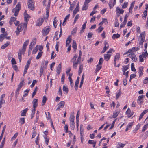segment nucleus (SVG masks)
Wrapping results in <instances>:
<instances>
[{
	"label": "nucleus",
	"instance_id": "obj_1",
	"mask_svg": "<svg viewBox=\"0 0 148 148\" xmlns=\"http://www.w3.org/2000/svg\"><path fill=\"white\" fill-rule=\"evenodd\" d=\"M145 32H143L141 33L139 37V43L140 45H142V48L143 47V44L145 40Z\"/></svg>",
	"mask_w": 148,
	"mask_h": 148
},
{
	"label": "nucleus",
	"instance_id": "obj_2",
	"mask_svg": "<svg viewBox=\"0 0 148 148\" xmlns=\"http://www.w3.org/2000/svg\"><path fill=\"white\" fill-rule=\"evenodd\" d=\"M28 7L29 9L33 10H34V2L33 0H29L28 2Z\"/></svg>",
	"mask_w": 148,
	"mask_h": 148
},
{
	"label": "nucleus",
	"instance_id": "obj_3",
	"mask_svg": "<svg viewBox=\"0 0 148 148\" xmlns=\"http://www.w3.org/2000/svg\"><path fill=\"white\" fill-rule=\"evenodd\" d=\"M129 15L130 14L128 13L127 14L125 15V17H124V21L123 22V24L120 25V27L121 28L123 27H124V26L126 24V23L127 22V18L129 16Z\"/></svg>",
	"mask_w": 148,
	"mask_h": 148
},
{
	"label": "nucleus",
	"instance_id": "obj_4",
	"mask_svg": "<svg viewBox=\"0 0 148 148\" xmlns=\"http://www.w3.org/2000/svg\"><path fill=\"white\" fill-rule=\"evenodd\" d=\"M24 16L25 21V22H27L29 20L30 16L29 15L27 14V11L26 10H25V12L24 13Z\"/></svg>",
	"mask_w": 148,
	"mask_h": 148
},
{
	"label": "nucleus",
	"instance_id": "obj_5",
	"mask_svg": "<svg viewBox=\"0 0 148 148\" xmlns=\"http://www.w3.org/2000/svg\"><path fill=\"white\" fill-rule=\"evenodd\" d=\"M143 95L139 96L138 97L137 99V103L140 105H141L143 102Z\"/></svg>",
	"mask_w": 148,
	"mask_h": 148
},
{
	"label": "nucleus",
	"instance_id": "obj_6",
	"mask_svg": "<svg viewBox=\"0 0 148 148\" xmlns=\"http://www.w3.org/2000/svg\"><path fill=\"white\" fill-rule=\"evenodd\" d=\"M29 42V40H26L23 44L22 50L23 51H25L26 47L28 45V43Z\"/></svg>",
	"mask_w": 148,
	"mask_h": 148
},
{
	"label": "nucleus",
	"instance_id": "obj_7",
	"mask_svg": "<svg viewBox=\"0 0 148 148\" xmlns=\"http://www.w3.org/2000/svg\"><path fill=\"white\" fill-rule=\"evenodd\" d=\"M49 27H45L44 28L43 30V34L44 36H45L49 33L50 29Z\"/></svg>",
	"mask_w": 148,
	"mask_h": 148
},
{
	"label": "nucleus",
	"instance_id": "obj_8",
	"mask_svg": "<svg viewBox=\"0 0 148 148\" xmlns=\"http://www.w3.org/2000/svg\"><path fill=\"white\" fill-rule=\"evenodd\" d=\"M5 94H3L1 96L0 99V108L2 107V104L5 103V101L3 99V97H5Z\"/></svg>",
	"mask_w": 148,
	"mask_h": 148
},
{
	"label": "nucleus",
	"instance_id": "obj_9",
	"mask_svg": "<svg viewBox=\"0 0 148 148\" xmlns=\"http://www.w3.org/2000/svg\"><path fill=\"white\" fill-rule=\"evenodd\" d=\"M44 20V19L42 18H39V19L37 21L36 23V25L38 26H40Z\"/></svg>",
	"mask_w": 148,
	"mask_h": 148
},
{
	"label": "nucleus",
	"instance_id": "obj_10",
	"mask_svg": "<svg viewBox=\"0 0 148 148\" xmlns=\"http://www.w3.org/2000/svg\"><path fill=\"white\" fill-rule=\"evenodd\" d=\"M130 58L135 62H136L137 60V58L136 55L134 53H130Z\"/></svg>",
	"mask_w": 148,
	"mask_h": 148
},
{
	"label": "nucleus",
	"instance_id": "obj_11",
	"mask_svg": "<svg viewBox=\"0 0 148 148\" xmlns=\"http://www.w3.org/2000/svg\"><path fill=\"white\" fill-rule=\"evenodd\" d=\"M21 9V5L20 4L18 3L16 5L15 8H14L12 9L13 11H19Z\"/></svg>",
	"mask_w": 148,
	"mask_h": 148
},
{
	"label": "nucleus",
	"instance_id": "obj_12",
	"mask_svg": "<svg viewBox=\"0 0 148 148\" xmlns=\"http://www.w3.org/2000/svg\"><path fill=\"white\" fill-rule=\"evenodd\" d=\"M50 6H49L47 5L46 8V16L45 18L46 19H48L49 16V8Z\"/></svg>",
	"mask_w": 148,
	"mask_h": 148
},
{
	"label": "nucleus",
	"instance_id": "obj_13",
	"mask_svg": "<svg viewBox=\"0 0 148 148\" xmlns=\"http://www.w3.org/2000/svg\"><path fill=\"white\" fill-rule=\"evenodd\" d=\"M116 11L117 13L122 14L123 13L124 10L122 9H120L119 7H117L116 9Z\"/></svg>",
	"mask_w": 148,
	"mask_h": 148
},
{
	"label": "nucleus",
	"instance_id": "obj_14",
	"mask_svg": "<svg viewBox=\"0 0 148 148\" xmlns=\"http://www.w3.org/2000/svg\"><path fill=\"white\" fill-rule=\"evenodd\" d=\"M38 100L36 99H34L32 101L33 104V108H36L38 104Z\"/></svg>",
	"mask_w": 148,
	"mask_h": 148
},
{
	"label": "nucleus",
	"instance_id": "obj_15",
	"mask_svg": "<svg viewBox=\"0 0 148 148\" xmlns=\"http://www.w3.org/2000/svg\"><path fill=\"white\" fill-rule=\"evenodd\" d=\"M61 63H60L59 64L57 68L56 72L57 74H60V73L61 69Z\"/></svg>",
	"mask_w": 148,
	"mask_h": 148
},
{
	"label": "nucleus",
	"instance_id": "obj_16",
	"mask_svg": "<svg viewBox=\"0 0 148 148\" xmlns=\"http://www.w3.org/2000/svg\"><path fill=\"white\" fill-rule=\"evenodd\" d=\"M24 85V81L23 80L21 81L19 84L18 85V87L17 88L16 90L19 91L22 87Z\"/></svg>",
	"mask_w": 148,
	"mask_h": 148
},
{
	"label": "nucleus",
	"instance_id": "obj_17",
	"mask_svg": "<svg viewBox=\"0 0 148 148\" xmlns=\"http://www.w3.org/2000/svg\"><path fill=\"white\" fill-rule=\"evenodd\" d=\"M71 38V36H69L67 38L66 41V46H68L69 44L70 43Z\"/></svg>",
	"mask_w": 148,
	"mask_h": 148
},
{
	"label": "nucleus",
	"instance_id": "obj_18",
	"mask_svg": "<svg viewBox=\"0 0 148 148\" xmlns=\"http://www.w3.org/2000/svg\"><path fill=\"white\" fill-rule=\"evenodd\" d=\"M111 56V54H106L104 55V59L106 60L107 61L110 58Z\"/></svg>",
	"mask_w": 148,
	"mask_h": 148
},
{
	"label": "nucleus",
	"instance_id": "obj_19",
	"mask_svg": "<svg viewBox=\"0 0 148 148\" xmlns=\"http://www.w3.org/2000/svg\"><path fill=\"white\" fill-rule=\"evenodd\" d=\"M28 108H26L24 109L23 110L21 113V116H25L26 115V113L28 111Z\"/></svg>",
	"mask_w": 148,
	"mask_h": 148
},
{
	"label": "nucleus",
	"instance_id": "obj_20",
	"mask_svg": "<svg viewBox=\"0 0 148 148\" xmlns=\"http://www.w3.org/2000/svg\"><path fill=\"white\" fill-rule=\"evenodd\" d=\"M143 67L142 66L140 67L139 68V71L138 73L140 76H141L143 75Z\"/></svg>",
	"mask_w": 148,
	"mask_h": 148
},
{
	"label": "nucleus",
	"instance_id": "obj_21",
	"mask_svg": "<svg viewBox=\"0 0 148 148\" xmlns=\"http://www.w3.org/2000/svg\"><path fill=\"white\" fill-rule=\"evenodd\" d=\"M123 74H125V72L126 71L129 69V65L124 66L123 67Z\"/></svg>",
	"mask_w": 148,
	"mask_h": 148
},
{
	"label": "nucleus",
	"instance_id": "obj_22",
	"mask_svg": "<svg viewBox=\"0 0 148 148\" xmlns=\"http://www.w3.org/2000/svg\"><path fill=\"white\" fill-rule=\"evenodd\" d=\"M79 2L77 4V6L75 8V9L74 10L73 12L75 13L76 14L77 12H78L79 10Z\"/></svg>",
	"mask_w": 148,
	"mask_h": 148
},
{
	"label": "nucleus",
	"instance_id": "obj_23",
	"mask_svg": "<svg viewBox=\"0 0 148 148\" xmlns=\"http://www.w3.org/2000/svg\"><path fill=\"white\" fill-rule=\"evenodd\" d=\"M139 49V48L138 47H133L132 49H130V53L136 52Z\"/></svg>",
	"mask_w": 148,
	"mask_h": 148
},
{
	"label": "nucleus",
	"instance_id": "obj_24",
	"mask_svg": "<svg viewBox=\"0 0 148 148\" xmlns=\"http://www.w3.org/2000/svg\"><path fill=\"white\" fill-rule=\"evenodd\" d=\"M39 112L38 111H37V112L36 114V120L34 121V123H37L39 119Z\"/></svg>",
	"mask_w": 148,
	"mask_h": 148
},
{
	"label": "nucleus",
	"instance_id": "obj_25",
	"mask_svg": "<svg viewBox=\"0 0 148 148\" xmlns=\"http://www.w3.org/2000/svg\"><path fill=\"white\" fill-rule=\"evenodd\" d=\"M65 104V102L64 101H61L60 102L58 105V107H60L61 108L63 107Z\"/></svg>",
	"mask_w": 148,
	"mask_h": 148
},
{
	"label": "nucleus",
	"instance_id": "obj_26",
	"mask_svg": "<svg viewBox=\"0 0 148 148\" xmlns=\"http://www.w3.org/2000/svg\"><path fill=\"white\" fill-rule=\"evenodd\" d=\"M44 69H45L44 68H43V66H41V67L40 69V77L42 75L43 71Z\"/></svg>",
	"mask_w": 148,
	"mask_h": 148
},
{
	"label": "nucleus",
	"instance_id": "obj_27",
	"mask_svg": "<svg viewBox=\"0 0 148 148\" xmlns=\"http://www.w3.org/2000/svg\"><path fill=\"white\" fill-rule=\"evenodd\" d=\"M88 4L84 2L83 6L82 8L83 10H86L88 9Z\"/></svg>",
	"mask_w": 148,
	"mask_h": 148
},
{
	"label": "nucleus",
	"instance_id": "obj_28",
	"mask_svg": "<svg viewBox=\"0 0 148 148\" xmlns=\"http://www.w3.org/2000/svg\"><path fill=\"white\" fill-rule=\"evenodd\" d=\"M104 45L105 46L104 47L103 49L106 51L109 47V45L106 41H105Z\"/></svg>",
	"mask_w": 148,
	"mask_h": 148
},
{
	"label": "nucleus",
	"instance_id": "obj_29",
	"mask_svg": "<svg viewBox=\"0 0 148 148\" xmlns=\"http://www.w3.org/2000/svg\"><path fill=\"white\" fill-rule=\"evenodd\" d=\"M125 144H122L120 143H119L117 145V148H123L124 146H125Z\"/></svg>",
	"mask_w": 148,
	"mask_h": 148
},
{
	"label": "nucleus",
	"instance_id": "obj_30",
	"mask_svg": "<svg viewBox=\"0 0 148 148\" xmlns=\"http://www.w3.org/2000/svg\"><path fill=\"white\" fill-rule=\"evenodd\" d=\"M113 1V0H110L109 2V5L110 9H111L115 5H113L114 2L112 3Z\"/></svg>",
	"mask_w": 148,
	"mask_h": 148
},
{
	"label": "nucleus",
	"instance_id": "obj_31",
	"mask_svg": "<svg viewBox=\"0 0 148 148\" xmlns=\"http://www.w3.org/2000/svg\"><path fill=\"white\" fill-rule=\"evenodd\" d=\"M77 58V56L76 55H75V56L73 57V58L71 59V62L74 63L76 62L77 61L76 58Z\"/></svg>",
	"mask_w": 148,
	"mask_h": 148
},
{
	"label": "nucleus",
	"instance_id": "obj_32",
	"mask_svg": "<svg viewBox=\"0 0 148 148\" xmlns=\"http://www.w3.org/2000/svg\"><path fill=\"white\" fill-rule=\"evenodd\" d=\"M47 99V98L46 97V96H44L43 97V99H42V106H43L45 105V103L46 102V101Z\"/></svg>",
	"mask_w": 148,
	"mask_h": 148
},
{
	"label": "nucleus",
	"instance_id": "obj_33",
	"mask_svg": "<svg viewBox=\"0 0 148 148\" xmlns=\"http://www.w3.org/2000/svg\"><path fill=\"white\" fill-rule=\"evenodd\" d=\"M83 65L81 64L79 65V69L78 71L79 74L80 75L82 71L83 70Z\"/></svg>",
	"mask_w": 148,
	"mask_h": 148
},
{
	"label": "nucleus",
	"instance_id": "obj_34",
	"mask_svg": "<svg viewBox=\"0 0 148 148\" xmlns=\"http://www.w3.org/2000/svg\"><path fill=\"white\" fill-rule=\"evenodd\" d=\"M48 63V61H46L45 63H43L41 65V66H43L45 69H46Z\"/></svg>",
	"mask_w": 148,
	"mask_h": 148
},
{
	"label": "nucleus",
	"instance_id": "obj_35",
	"mask_svg": "<svg viewBox=\"0 0 148 148\" xmlns=\"http://www.w3.org/2000/svg\"><path fill=\"white\" fill-rule=\"evenodd\" d=\"M23 26L22 24L19 25L17 27L16 29L19 32H21L23 30L22 28Z\"/></svg>",
	"mask_w": 148,
	"mask_h": 148
},
{
	"label": "nucleus",
	"instance_id": "obj_36",
	"mask_svg": "<svg viewBox=\"0 0 148 148\" xmlns=\"http://www.w3.org/2000/svg\"><path fill=\"white\" fill-rule=\"evenodd\" d=\"M9 42H7L4 45H3L1 47V48L2 49H5L6 48L7 46H8L9 44Z\"/></svg>",
	"mask_w": 148,
	"mask_h": 148
},
{
	"label": "nucleus",
	"instance_id": "obj_37",
	"mask_svg": "<svg viewBox=\"0 0 148 148\" xmlns=\"http://www.w3.org/2000/svg\"><path fill=\"white\" fill-rule=\"evenodd\" d=\"M69 16H70V14H68L65 17V18L64 19V21L63 22V24H62V25L63 26L65 24V23L66 22V20L69 18Z\"/></svg>",
	"mask_w": 148,
	"mask_h": 148
},
{
	"label": "nucleus",
	"instance_id": "obj_38",
	"mask_svg": "<svg viewBox=\"0 0 148 148\" xmlns=\"http://www.w3.org/2000/svg\"><path fill=\"white\" fill-rule=\"evenodd\" d=\"M79 62L78 61H77L76 62H75L74 63H73V67L74 69H76L77 67V65L78 64Z\"/></svg>",
	"mask_w": 148,
	"mask_h": 148
},
{
	"label": "nucleus",
	"instance_id": "obj_39",
	"mask_svg": "<svg viewBox=\"0 0 148 148\" xmlns=\"http://www.w3.org/2000/svg\"><path fill=\"white\" fill-rule=\"evenodd\" d=\"M120 36V35L118 34H114L112 36V38L113 39H115V38H119Z\"/></svg>",
	"mask_w": 148,
	"mask_h": 148
},
{
	"label": "nucleus",
	"instance_id": "obj_40",
	"mask_svg": "<svg viewBox=\"0 0 148 148\" xmlns=\"http://www.w3.org/2000/svg\"><path fill=\"white\" fill-rule=\"evenodd\" d=\"M42 52L40 51L38 52L37 56L36 57V59H39L41 56L42 54Z\"/></svg>",
	"mask_w": 148,
	"mask_h": 148
},
{
	"label": "nucleus",
	"instance_id": "obj_41",
	"mask_svg": "<svg viewBox=\"0 0 148 148\" xmlns=\"http://www.w3.org/2000/svg\"><path fill=\"white\" fill-rule=\"evenodd\" d=\"M75 123L74 122H70V125L71 127L72 130H73L75 128Z\"/></svg>",
	"mask_w": 148,
	"mask_h": 148
},
{
	"label": "nucleus",
	"instance_id": "obj_42",
	"mask_svg": "<svg viewBox=\"0 0 148 148\" xmlns=\"http://www.w3.org/2000/svg\"><path fill=\"white\" fill-rule=\"evenodd\" d=\"M119 112H118V111H117L116 112H114L113 113V114L112 116L113 118H115L117 116H118V114H119Z\"/></svg>",
	"mask_w": 148,
	"mask_h": 148
},
{
	"label": "nucleus",
	"instance_id": "obj_43",
	"mask_svg": "<svg viewBox=\"0 0 148 148\" xmlns=\"http://www.w3.org/2000/svg\"><path fill=\"white\" fill-rule=\"evenodd\" d=\"M101 65H99V64H98L97 65L96 68V72H97L101 69L102 66Z\"/></svg>",
	"mask_w": 148,
	"mask_h": 148
},
{
	"label": "nucleus",
	"instance_id": "obj_44",
	"mask_svg": "<svg viewBox=\"0 0 148 148\" xmlns=\"http://www.w3.org/2000/svg\"><path fill=\"white\" fill-rule=\"evenodd\" d=\"M79 82H78V80H76V81H75V89L76 90H77V88H78V84L79 83Z\"/></svg>",
	"mask_w": 148,
	"mask_h": 148
},
{
	"label": "nucleus",
	"instance_id": "obj_45",
	"mask_svg": "<svg viewBox=\"0 0 148 148\" xmlns=\"http://www.w3.org/2000/svg\"><path fill=\"white\" fill-rule=\"evenodd\" d=\"M147 15V10H145L143 14L142 18H143L144 17L145 18V19Z\"/></svg>",
	"mask_w": 148,
	"mask_h": 148
},
{
	"label": "nucleus",
	"instance_id": "obj_46",
	"mask_svg": "<svg viewBox=\"0 0 148 148\" xmlns=\"http://www.w3.org/2000/svg\"><path fill=\"white\" fill-rule=\"evenodd\" d=\"M131 69L133 71H135L136 69L134 67V63H132L131 64Z\"/></svg>",
	"mask_w": 148,
	"mask_h": 148
},
{
	"label": "nucleus",
	"instance_id": "obj_47",
	"mask_svg": "<svg viewBox=\"0 0 148 148\" xmlns=\"http://www.w3.org/2000/svg\"><path fill=\"white\" fill-rule=\"evenodd\" d=\"M44 138L45 140L46 144L47 145H48L49 141V138H48L47 136H44Z\"/></svg>",
	"mask_w": 148,
	"mask_h": 148
},
{
	"label": "nucleus",
	"instance_id": "obj_48",
	"mask_svg": "<svg viewBox=\"0 0 148 148\" xmlns=\"http://www.w3.org/2000/svg\"><path fill=\"white\" fill-rule=\"evenodd\" d=\"M56 17H55L54 18V21L53 23V26L55 28H56V26H57L56 23H57V21L56 20Z\"/></svg>",
	"mask_w": 148,
	"mask_h": 148
},
{
	"label": "nucleus",
	"instance_id": "obj_49",
	"mask_svg": "<svg viewBox=\"0 0 148 148\" xmlns=\"http://www.w3.org/2000/svg\"><path fill=\"white\" fill-rule=\"evenodd\" d=\"M27 22H25L24 23L23 25V28H24V31H26L27 26Z\"/></svg>",
	"mask_w": 148,
	"mask_h": 148
},
{
	"label": "nucleus",
	"instance_id": "obj_50",
	"mask_svg": "<svg viewBox=\"0 0 148 148\" xmlns=\"http://www.w3.org/2000/svg\"><path fill=\"white\" fill-rule=\"evenodd\" d=\"M25 118H21L20 119V122L21 124H23L25 123Z\"/></svg>",
	"mask_w": 148,
	"mask_h": 148
},
{
	"label": "nucleus",
	"instance_id": "obj_51",
	"mask_svg": "<svg viewBox=\"0 0 148 148\" xmlns=\"http://www.w3.org/2000/svg\"><path fill=\"white\" fill-rule=\"evenodd\" d=\"M63 91L66 92L67 93H68V89L66 86H65V85L63 86Z\"/></svg>",
	"mask_w": 148,
	"mask_h": 148
},
{
	"label": "nucleus",
	"instance_id": "obj_52",
	"mask_svg": "<svg viewBox=\"0 0 148 148\" xmlns=\"http://www.w3.org/2000/svg\"><path fill=\"white\" fill-rule=\"evenodd\" d=\"M37 88H37V87H36V88H35V89L32 94V98L35 95V94L36 93V92L37 91Z\"/></svg>",
	"mask_w": 148,
	"mask_h": 148
},
{
	"label": "nucleus",
	"instance_id": "obj_53",
	"mask_svg": "<svg viewBox=\"0 0 148 148\" xmlns=\"http://www.w3.org/2000/svg\"><path fill=\"white\" fill-rule=\"evenodd\" d=\"M16 18L14 17H12L11 18L10 20L9 21V23H10V25H11V23L12 22H14V21H15L16 19Z\"/></svg>",
	"mask_w": 148,
	"mask_h": 148
},
{
	"label": "nucleus",
	"instance_id": "obj_54",
	"mask_svg": "<svg viewBox=\"0 0 148 148\" xmlns=\"http://www.w3.org/2000/svg\"><path fill=\"white\" fill-rule=\"evenodd\" d=\"M73 48L75 49H76L77 48V45L75 41H73Z\"/></svg>",
	"mask_w": 148,
	"mask_h": 148
},
{
	"label": "nucleus",
	"instance_id": "obj_55",
	"mask_svg": "<svg viewBox=\"0 0 148 148\" xmlns=\"http://www.w3.org/2000/svg\"><path fill=\"white\" fill-rule=\"evenodd\" d=\"M77 30V28L76 27L74 28L73 30L71 32V34L72 35H74L76 33Z\"/></svg>",
	"mask_w": 148,
	"mask_h": 148
},
{
	"label": "nucleus",
	"instance_id": "obj_56",
	"mask_svg": "<svg viewBox=\"0 0 148 148\" xmlns=\"http://www.w3.org/2000/svg\"><path fill=\"white\" fill-rule=\"evenodd\" d=\"M120 56L119 53H117L115 56L114 59L116 60H118Z\"/></svg>",
	"mask_w": 148,
	"mask_h": 148
},
{
	"label": "nucleus",
	"instance_id": "obj_57",
	"mask_svg": "<svg viewBox=\"0 0 148 148\" xmlns=\"http://www.w3.org/2000/svg\"><path fill=\"white\" fill-rule=\"evenodd\" d=\"M37 80H34L32 84L30 85L31 87H33L34 86V85L37 83Z\"/></svg>",
	"mask_w": 148,
	"mask_h": 148
},
{
	"label": "nucleus",
	"instance_id": "obj_58",
	"mask_svg": "<svg viewBox=\"0 0 148 148\" xmlns=\"http://www.w3.org/2000/svg\"><path fill=\"white\" fill-rule=\"evenodd\" d=\"M86 23L87 22H86L82 25V29L80 31L81 32H82V31L83 30V29L84 30L85 29Z\"/></svg>",
	"mask_w": 148,
	"mask_h": 148
},
{
	"label": "nucleus",
	"instance_id": "obj_59",
	"mask_svg": "<svg viewBox=\"0 0 148 148\" xmlns=\"http://www.w3.org/2000/svg\"><path fill=\"white\" fill-rule=\"evenodd\" d=\"M116 119H115L113 122L112 124V125H111V127L109 128V129L110 130H111L113 128V127H114V124H115V123L116 121Z\"/></svg>",
	"mask_w": 148,
	"mask_h": 148
},
{
	"label": "nucleus",
	"instance_id": "obj_60",
	"mask_svg": "<svg viewBox=\"0 0 148 148\" xmlns=\"http://www.w3.org/2000/svg\"><path fill=\"white\" fill-rule=\"evenodd\" d=\"M74 116H71L70 117V122H74Z\"/></svg>",
	"mask_w": 148,
	"mask_h": 148
},
{
	"label": "nucleus",
	"instance_id": "obj_61",
	"mask_svg": "<svg viewBox=\"0 0 148 148\" xmlns=\"http://www.w3.org/2000/svg\"><path fill=\"white\" fill-rule=\"evenodd\" d=\"M5 36L2 34L0 35V41L2 42Z\"/></svg>",
	"mask_w": 148,
	"mask_h": 148
},
{
	"label": "nucleus",
	"instance_id": "obj_62",
	"mask_svg": "<svg viewBox=\"0 0 148 148\" xmlns=\"http://www.w3.org/2000/svg\"><path fill=\"white\" fill-rule=\"evenodd\" d=\"M70 82V84L71 87H73L74 85L73 82L72 78H70V79H69Z\"/></svg>",
	"mask_w": 148,
	"mask_h": 148
},
{
	"label": "nucleus",
	"instance_id": "obj_63",
	"mask_svg": "<svg viewBox=\"0 0 148 148\" xmlns=\"http://www.w3.org/2000/svg\"><path fill=\"white\" fill-rule=\"evenodd\" d=\"M36 129L34 130L32 136V138H34L36 134Z\"/></svg>",
	"mask_w": 148,
	"mask_h": 148
},
{
	"label": "nucleus",
	"instance_id": "obj_64",
	"mask_svg": "<svg viewBox=\"0 0 148 148\" xmlns=\"http://www.w3.org/2000/svg\"><path fill=\"white\" fill-rule=\"evenodd\" d=\"M121 94V91H119L117 94L116 97V99H117L118 98L120 97Z\"/></svg>",
	"mask_w": 148,
	"mask_h": 148
}]
</instances>
